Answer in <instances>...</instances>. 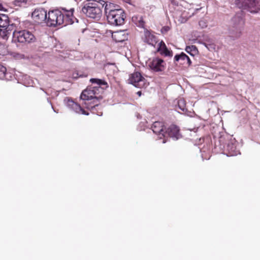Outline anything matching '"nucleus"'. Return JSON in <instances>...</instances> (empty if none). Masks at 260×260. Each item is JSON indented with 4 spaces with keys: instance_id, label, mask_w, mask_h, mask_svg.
Segmentation results:
<instances>
[{
    "instance_id": "obj_23",
    "label": "nucleus",
    "mask_w": 260,
    "mask_h": 260,
    "mask_svg": "<svg viewBox=\"0 0 260 260\" xmlns=\"http://www.w3.org/2000/svg\"><path fill=\"white\" fill-rule=\"evenodd\" d=\"M178 107L182 112L186 110L185 101L183 99L179 100L178 101Z\"/></svg>"
},
{
    "instance_id": "obj_29",
    "label": "nucleus",
    "mask_w": 260,
    "mask_h": 260,
    "mask_svg": "<svg viewBox=\"0 0 260 260\" xmlns=\"http://www.w3.org/2000/svg\"><path fill=\"white\" fill-rule=\"evenodd\" d=\"M241 34V32H240V31H239V32H238L236 34V35L235 36V38H238V37H239L240 36Z\"/></svg>"
},
{
    "instance_id": "obj_5",
    "label": "nucleus",
    "mask_w": 260,
    "mask_h": 260,
    "mask_svg": "<svg viewBox=\"0 0 260 260\" xmlns=\"http://www.w3.org/2000/svg\"><path fill=\"white\" fill-rule=\"evenodd\" d=\"M13 40L22 44H29L36 41L34 34L27 30H15L13 32Z\"/></svg>"
},
{
    "instance_id": "obj_4",
    "label": "nucleus",
    "mask_w": 260,
    "mask_h": 260,
    "mask_svg": "<svg viewBox=\"0 0 260 260\" xmlns=\"http://www.w3.org/2000/svg\"><path fill=\"white\" fill-rule=\"evenodd\" d=\"M236 5L251 13H257L260 11V0H236Z\"/></svg>"
},
{
    "instance_id": "obj_25",
    "label": "nucleus",
    "mask_w": 260,
    "mask_h": 260,
    "mask_svg": "<svg viewBox=\"0 0 260 260\" xmlns=\"http://www.w3.org/2000/svg\"><path fill=\"white\" fill-rule=\"evenodd\" d=\"M233 21H237L238 24H243L244 23L243 18L241 17H239L236 16L233 18Z\"/></svg>"
},
{
    "instance_id": "obj_26",
    "label": "nucleus",
    "mask_w": 260,
    "mask_h": 260,
    "mask_svg": "<svg viewBox=\"0 0 260 260\" xmlns=\"http://www.w3.org/2000/svg\"><path fill=\"white\" fill-rule=\"evenodd\" d=\"M139 26H141V27H144V25H145V22L143 20V18L142 17H141L140 18V19L139 20Z\"/></svg>"
},
{
    "instance_id": "obj_20",
    "label": "nucleus",
    "mask_w": 260,
    "mask_h": 260,
    "mask_svg": "<svg viewBox=\"0 0 260 260\" xmlns=\"http://www.w3.org/2000/svg\"><path fill=\"white\" fill-rule=\"evenodd\" d=\"M104 6V10L106 15H107L109 12L111 11L119 10V9H120V8H118V6H115L113 4L111 3H107V2H106Z\"/></svg>"
},
{
    "instance_id": "obj_27",
    "label": "nucleus",
    "mask_w": 260,
    "mask_h": 260,
    "mask_svg": "<svg viewBox=\"0 0 260 260\" xmlns=\"http://www.w3.org/2000/svg\"><path fill=\"white\" fill-rule=\"evenodd\" d=\"M170 29V27L169 26H165L162 29V30H164L165 31H168Z\"/></svg>"
},
{
    "instance_id": "obj_32",
    "label": "nucleus",
    "mask_w": 260,
    "mask_h": 260,
    "mask_svg": "<svg viewBox=\"0 0 260 260\" xmlns=\"http://www.w3.org/2000/svg\"><path fill=\"white\" fill-rule=\"evenodd\" d=\"M201 26L202 27H204V26H206V25H205V23L204 22V23H202Z\"/></svg>"
},
{
    "instance_id": "obj_24",
    "label": "nucleus",
    "mask_w": 260,
    "mask_h": 260,
    "mask_svg": "<svg viewBox=\"0 0 260 260\" xmlns=\"http://www.w3.org/2000/svg\"><path fill=\"white\" fill-rule=\"evenodd\" d=\"M6 71V68L0 64V79H3L5 77Z\"/></svg>"
},
{
    "instance_id": "obj_15",
    "label": "nucleus",
    "mask_w": 260,
    "mask_h": 260,
    "mask_svg": "<svg viewBox=\"0 0 260 260\" xmlns=\"http://www.w3.org/2000/svg\"><path fill=\"white\" fill-rule=\"evenodd\" d=\"M227 155L235 156L240 153L239 150L237 149L236 144L233 142H229L225 148Z\"/></svg>"
},
{
    "instance_id": "obj_2",
    "label": "nucleus",
    "mask_w": 260,
    "mask_h": 260,
    "mask_svg": "<svg viewBox=\"0 0 260 260\" xmlns=\"http://www.w3.org/2000/svg\"><path fill=\"white\" fill-rule=\"evenodd\" d=\"M106 4L104 0H86L82 8V12L86 17L100 19L102 16L103 9Z\"/></svg>"
},
{
    "instance_id": "obj_31",
    "label": "nucleus",
    "mask_w": 260,
    "mask_h": 260,
    "mask_svg": "<svg viewBox=\"0 0 260 260\" xmlns=\"http://www.w3.org/2000/svg\"><path fill=\"white\" fill-rule=\"evenodd\" d=\"M124 1L126 3H128V4H130L131 2V0H124Z\"/></svg>"
},
{
    "instance_id": "obj_14",
    "label": "nucleus",
    "mask_w": 260,
    "mask_h": 260,
    "mask_svg": "<svg viewBox=\"0 0 260 260\" xmlns=\"http://www.w3.org/2000/svg\"><path fill=\"white\" fill-rule=\"evenodd\" d=\"M9 25V19L8 15L0 14V35L3 32V35H6V29Z\"/></svg>"
},
{
    "instance_id": "obj_11",
    "label": "nucleus",
    "mask_w": 260,
    "mask_h": 260,
    "mask_svg": "<svg viewBox=\"0 0 260 260\" xmlns=\"http://www.w3.org/2000/svg\"><path fill=\"white\" fill-rule=\"evenodd\" d=\"M153 133L158 135L160 139L165 137L166 133V127L164 123L161 121H155L151 126Z\"/></svg>"
},
{
    "instance_id": "obj_7",
    "label": "nucleus",
    "mask_w": 260,
    "mask_h": 260,
    "mask_svg": "<svg viewBox=\"0 0 260 260\" xmlns=\"http://www.w3.org/2000/svg\"><path fill=\"white\" fill-rule=\"evenodd\" d=\"M129 82L136 87L144 88L147 86L146 80L138 72H135L129 75Z\"/></svg>"
},
{
    "instance_id": "obj_33",
    "label": "nucleus",
    "mask_w": 260,
    "mask_h": 260,
    "mask_svg": "<svg viewBox=\"0 0 260 260\" xmlns=\"http://www.w3.org/2000/svg\"><path fill=\"white\" fill-rule=\"evenodd\" d=\"M204 23V22H203V21H200L199 22V25H202V23Z\"/></svg>"
},
{
    "instance_id": "obj_30",
    "label": "nucleus",
    "mask_w": 260,
    "mask_h": 260,
    "mask_svg": "<svg viewBox=\"0 0 260 260\" xmlns=\"http://www.w3.org/2000/svg\"><path fill=\"white\" fill-rule=\"evenodd\" d=\"M137 93L139 96H140L141 95L142 92L141 91H139L137 92Z\"/></svg>"
},
{
    "instance_id": "obj_13",
    "label": "nucleus",
    "mask_w": 260,
    "mask_h": 260,
    "mask_svg": "<svg viewBox=\"0 0 260 260\" xmlns=\"http://www.w3.org/2000/svg\"><path fill=\"white\" fill-rule=\"evenodd\" d=\"M62 12L64 16V23L63 24L64 25H67L69 24H72L74 22V16L73 12L74 9H71L70 10H67L65 8L62 9Z\"/></svg>"
},
{
    "instance_id": "obj_22",
    "label": "nucleus",
    "mask_w": 260,
    "mask_h": 260,
    "mask_svg": "<svg viewBox=\"0 0 260 260\" xmlns=\"http://www.w3.org/2000/svg\"><path fill=\"white\" fill-rule=\"evenodd\" d=\"M14 4L16 6L25 7L28 4L27 0H15Z\"/></svg>"
},
{
    "instance_id": "obj_9",
    "label": "nucleus",
    "mask_w": 260,
    "mask_h": 260,
    "mask_svg": "<svg viewBox=\"0 0 260 260\" xmlns=\"http://www.w3.org/2000/svg\"><path fill=\"white\" fill-rule=\"evenodd\" d=\"M47 16V11L43 8L36 9L31 13V18L36 24L46 23Z\"/></svg>"
},
{
    "instance_id": "obj_10",
    "label": "nucleus",
    "mask_w": 260,
    "mask_h": 260,
    "mask_svg": "<svg viewBox=\"0 0 260 260\" xmlns=\"http://www.w3.org/2000/svg\"><path fill=\"white\" fill-rule=\"evenodd\" d=\"M65 101H66L67 106L76 113L86 115H88L89 114L88 112L85 111L79 104L75 102L73 100L67 98Z\"/></svg>"
},
{
    "instance_id": "obj_17",
    "label": "nucleus",
    "mask_w": 260,
    "mask_h": 260,
    "mask_svg": "<svg viewBox=\"0 0 260 260\" xmlns=\"http://www.w3.org/2000/svg\"><path fill=\"white\" fill-rule=\"evenodd\" d=\"M158 47L157 49V52H159L161 55H164L166 56H172L173 53L172 51H169L167 48L165 43L161 41L158 43Z\"/></svg>"
},
{
    "instance_id": "obj_12",
    "label": "nucleus",
    "mask_w": 260,
    "mask_h": 260,
    "mask_svg": "<svg viewBox=\"0 0 260 260\" xmlns=\"http://www.w3.org/2000/svg\"><path fill=\"white\" fill-rule=\"evenodd\" d=\"M142 39L144 42L152 46H155L158 42L156 36L147 29L144 30Z\"/></svg>"
},
{
    "instance_id": "obj_16",
    "label": "nucleus",
    "mask_w": 260,
    "mask_h": 260,
    "mask_svg": "<svg viewBox=\"0 0 260 260\" xmlns=\"http://www.w3.org/2000/svg\"><path fill=\"white\" fill-rule=\"evenodd\" d=\"M167 135L170 137L175 138L178 139L179 136V127L174 124L171 125L166 130L165 136Z\"/></svg>"
},
{
    "instance_id": "obj_8",
    "label": "nucleus",
    "mask_w": 260,
    "mask_h": 260,
    "mask_svg": "<svg viewBox=\"0 0 260 260\" xmlns=\"http://www.w3.org/2000/svg\"><path fill=\"white\" fill-rule=\"evenodd\" d=\"M148 66L153 72H160L165 71L166 63L161 58L153 57L148 60Z\"/></svg>"
},
{
    "instance_id": "obj_19",
    "label": "nucleus",
    "mask_w": 260,
    "mask_h": 260,
    "mask_svg": "<svg viewBox=\"0 0 260 260\" xmlns=\"http://www.w3.org/2000/svg\"><path fill=\"white\" fill-rule=\"evenodd\" d=\"M112 37L117 42H122L127 39V36L123 30L114 32Z\"/></svg>"
},
{
    "instance_id": "obj_1",
    "label": "nucleus",
    "mask_w": 260,
    "mask_h": 260,
    "mask_svg": "<svg viewBox=\"0 0 260 260\" xmlns=\"http://www.w3.org/2000/svg\"><path fill=\"white\" fill-rule=\"evenodd\" d=\"M90 81L98 86L88 87L84 90L81 94L80 98L85 101L84 104L86 108L94 111L95 107L99 105L100 101L103 98L104 90L109 86L107 82L104 80L92 78Z\"/></svg>"
},
{
    "instance_id": "obj_6",
    "label": "nucleus",
    "mask_w": 260,
    "mask_h": 260,
    "mask_svg": "<svg viewBox=\"0 0 260 260\" xmlns=\"http://www.w3.org/2000/svg\"><path fill=\"white\" fill-rule=\"evenodd\" d=\"M106 16L108 22L111 25L120 26L124 23L125 15L122 9L119 10L111 11Z\"/></svg>"
},
{
    "instance_id": "obj_28",
    "label": "nucleus",
    "mask_w": 260,
    "mask_h": 260,
    "mask_svg": "<svg viewBox=\"0 0 260 260\" xmlns=\"http://www.w3.org/2000/svg\"><path fill=\"white\" fill-rule=\"evenodd\" d=\"M6 10L4 8L3 5L0 4V11H5Z\"/></svg>"
},
{
    "instance_id": "obj_21",
    "label": "nucleus",
    "mask_w": 260,
    "mask_h": 260,
    "mask_svg": "<svg viewBox=\"0 0 260 260\" xmlns=\"http://www.w3.org/2000/svg\"><path fill=\"white\" fill-rule=\"evenodd\" d=\"M185 51L192 56L197 54L198 52L197 48L194 45L186 46Z\"/></svg>"
},
{
    "instance_id": "obj_18",
    "label": "nucleus",
    "mask_w": 260,
    "mask_h": 260,
    "mask_svg": "<svg viewBox=\"0 0 260 260\" xmlns=\"http://www.w3.org/2000/svg\"><path fill=\"white\" fill-rule=\"evenodd\" d=\"M174 60L176 61H178L181 60L182 61L181 63L182 64H186L188 66H190L191 63V61L189 57L183 52L179 55H176L174 57Z\"/></svg>"
},
{
    "instance_id": "obj_3",
    "label": "nucleus",
    "mask_w": 260,
    "mask_h": 260,
    "mask_svg": "<svg viewBox=\"0 0 260 260\" xmlns=\"http://www.w3.org/2000/svg\"><path fill=\"white\" fill-rule=\"evenodd\" d=\"M64 16L61 11L56 9L49 11L47 14L46 24L47 26H56L64 23Z\"/></svg>"
}]
</instances>
